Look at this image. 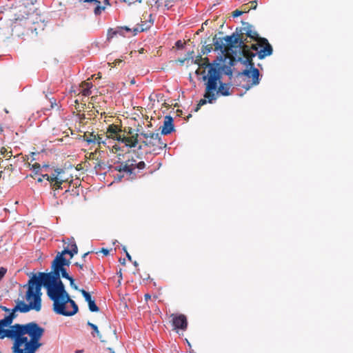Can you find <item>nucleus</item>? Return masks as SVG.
I'll list each match as a JSON object with an SVG mask.
<instances>
[{
	"label": "nucleus",
	"instance_id": "1",
	"mask_svg": "<svg viewBox=\"0 0 353 353\" xmlns=\"http://www.w3.org/2000/svg\"><path fill=\"white\" fill-rule=\"evenodd\" d=\"M215 50H220L225 56L235 54L243 56L245 62L253 65V57L258 56L263 59L272 54L273 49L265 38L260 37L253 26L243 22L242 27L236 28L235 32L223 38L214 39Z\"/></svg>",
	"mask_w": 353,
	"mask_h": 353
},
{
	"label": "nucleus",
	"instance_id": "2",
	"mask_svg": "<svg viewBox=\"0 0 353 353\" xmlns=\"http://www.w3.org/2000/svg\"><path fill=\"white\" fill-rule=\"evenodd\" d=\"M44 329L35 322L24 325L15 324L7 329L8 338L14 339L12 347L14 353H35L42 344L40 343Z\"/></svg>",
	"mask_w": 353,
	"mask_h": 353
},
{
	"label": "nucleus",
	"instance_id": "3",
	"mask_svg": "<svg viewBox=\"0 0 353 353\" xmlns=\"http://www.w3.org/2000/svg\"><path fill=\"white\" fill-rule=\"evenodd\" d=\"M207 66L208 74L203 77V79L206 81L204 97L208 99V103H212L219 94L230 95V85L221 82V74L219 68L210 64Z\"/></svg>",
	"mask_w": 353,
	"mask_h": 353
},
{
	"label": "nucleus",
	"instance_id": "4",
	"mask_svg": "<svg viewBox=\"0 0 353 353\" xmlns=\"http://www.w3.org/2000/svg\"><path fill=\"white\" fill-rule=\"evenodd\" d=\"M46 289L49 299L53 301L52 310L56 314L71 316L77 313L78 305L70 299L65 288L59 287Z\"/></svg>",
	"mask_w": 353,
	"mask_h": 353
},
{
	"label": "nucleus",
	"instance_id": "5",
	"mask_svg": "<svg viewBox=\"0 0 353 353\" xmlns=\"http://www.w3.org/2000/svg\"><path fill=\"white\" fill-rule=\"evenodd\" d=\"M12 24V32L17 37L38 34V29H43V24L39 23L37 14L34 12H27L26 6H20Z\"/></svg>",
	"mask_w": 353,
	"mask_h": 353
},
{
	"label": "nucleus",
	"instance_id": "6",
	"mask_svg": "<svg viewBox=\"0 0 353 353\" xmlns=\"http://www.w3.org/2000/svg\"><path fill=\"white\" fill-rule=\"evenodd\" d=\"M43 279L39 272L38 276L34 275L24 285V288L27 289L24 296L27 303L22 301L21 309L23 310L30 311L33 310L39 312L41 310L42 285L45 288Z\"/></svg>",
	"mask_w": 353,
	"mask_h": 353
},
{
	"label": "nucleus",
	"instance_id": "7",
	"mask_svg": "<svg viewBox=\"0 0 353 353\" xmlns=\"http://www.w3.org/2000/svg\"><path fill=\"white\" fill-rule=\"evenodd\" d=\"M70 263H54L52 262V271L48 273L40 272L41 276L43 277L45 288H56L65 286L61 281L60 276L68 279L70 281V286L75 290H78L77 285L74 283V279L69 275L65 266H69Z\"/></svg>",
	"mask_w": 353,
	"mask_h": 353
},
{
	"label": "nucleus",
	"instance_id": "8",
	"mask_svg": "<svg viewBox=\"0 0 353 353\" xmlns=\"http://www.w3.org/2000/svg\"><path fill=\"white\" fill-rule=\"evenodd\" d=\"M234 54V56H225V57L230 59V64L231 65H233L236 61H240L246 67L250 68V69H245L238 74V77L241 79V82H245V83L241 85L242 88L245 90H248L251 88L257 85L260 82V74L259 70L254 67V63L253 62V65H251L249 62L245 61V58L243 56L238 54L237 52H235Z\"/></svg>",
	"mask_w": 353,
	"mask_h": 353
},
{
	"label": "nucleus",
	"instance_id": "9",
	"mask_svg": "<svg viewBox=\"0 0 353 353\" xmlns=\"http://www.w3.org/2000/svg\"><path fill=\"white\" fill-rule=\"evenodd\" d=\"M122 132L123 130L120 126L115 124L109 125L106 129L105 140L111 139L123 143L126 147L134 148L139 142V134L135 133V135L127 137Z\"/></svg>",
	"mask_w": 353,
	"mask_h": 353
},
{
	"label": "nucleus",
	"instance_id": "10",
	"mask_svg": "<svg viewBox=\"0 0 353 353\" xmlns=\"http://www.w3.org/2000/svg\"><path fill=\"white\" fill-rule=\"evenodd\" d=\"M141 135L144 138L141 144L148 147L150 152L159 154V151L166 147V143H163L159 133L153 132H141Z\"/></svg>",
	"mask_w": 353,
	"mask_h": 353
},
{
	"label": "nucleus",
	"instance_id": "11",
	"mask_svg": "<svg viewBox=\"0 0 353 353\" xmlns=\"http://www.w3.org/2000/svg\"><path fill=\"white\" fill-rule=\"evenodd\" d=\"M170 322L173 330L178 332L179 330L185 331L188 328V319L185 314L174 313L170 315Z\"/></svg>",
	"mask_w": 353,
	"mask_h": 353
},
{
	"label": "nucleus",
	"instance_id": "12",
	"mask_svg": "<svg viewBox=\"0 0 353 353\" xmlns=\"http://www.w3.org/2000/svg\"><path fill=\"white\" fill-rule=\"evenodd\" d=\"M65 170L62 168H56L54 172L50 174V183L52 188L54 190L61 189V185L67 181V179L63 176Z\"/></svg>",
	"mask_w": 353,
	"mask_h": 353
},
{
	"label": "nucleus",
	"instance_id": "13",
	"mask_svg": "<svg viewBox=\"0 0 353 353\" xmlns=\"http://www.w3.org/2000/svg\"><path fill=\"white\" fill-rule=\"evenodd\" d=\"M103 134H99L94 132H85L83 136V139L88 145H97L101 148V145H106L105 140L103 139Z\"/></svg>",
	"mask_w": 353,
	"mask_h": 353
},
{
	"label": "nucleus",
	"instance_id": "14",
	"mask_svg": "<svg viewBox=\"0 0 353 353\" xmlns=\"http://www.w3.org/2000/svg\"><path fill=\"white\" fill-rule=\"evenodd\" d=\"M133 162L134 159H128L125 162L121 163L119 165L114 167V170L119 172H124L130 175L133 173Z\"/></svg>",
	"mask_w": 353,
	"mask_h": 353
},
{
	"label": "nucleus",
	"instance_id": "15",
	"mask_svg": "<svg viewBox=\"0 0 353 353\" xmlns=\"http://www.w3.org/2000/svg\"><path fill=\"white\" fill-rule=\"evenodd\" d=\"M71 251L67 247L64 248L63 250L58 252L56 257L52 262L54 263H70Z\"/></svg>",
	"mask_w": 353,
	"mask_h": 353
},
{
	"label": "nucleus",
	"instance_id": "16",
	"mask_svg": "<svg viewBox=\"0 0 353 353\" xmlns=\"http://www.w3.org/2000/svg\"><path fill=\"white\" fill-rule=\"evenodd\" d=\"M161 134L167 135L170 134L174 130V126L173 124V119L171 116H165L163 121V124L161 127Z\"/></svg>",
	"mask_w": 353,
	"mask_h": 353
},
{
	"label": "nucleus",
	"instance_id": "17",
	"mask_svg": "<svg viewBox=\"0 0 353 353\" xmlns=\"http://www.w3.org/2000/svg\"><path fill=\"white\" fill-rule=\"evenodd\" d=\"M77 290H79L81 293V294L84 297L85 300L88 302L89 310L91 312H98L99 310V307L95 304L94 301L92 299L91 295L89 292H88L87 291H85L83 289H81V290L78 289Z\"/></svg>",
	"mask_w": 353,
	"mask_h": 353
},
{
	"label": "nucleus",
	"instance_id": "18",
	"mask_svg": "<svg viewBox=\"0 0 353 353\" xmlns=\"http://www.w3.org/2000/svg\"><path fill=\"white\" fill-rule=\"evenodd\" d=\"M101 152H103V151L100 150V148H98L94 150V152L89 153V155L87 157L88 159L96 160L97 161V163L95 165V168H97V167L101 168L102 165L104 164V163L100 158Z\"/></svg>",
	"mask_w": 353,
	"mask_h": 353
},
{
	"label": "nucleus",
	"instance_id": "19",
	"mask_svg": "<svg viewBox=\"0 0 353 353\" xmlns=\"http://www.w3.org/2000/svg\"><path fill=\"white\" fill-rule=\"evenodd\" d=\"M22 307V301H19L18 300L17 301V305L16 306L12 309L11 310V312L10 313V314L8 316V318H10V321L12 323V321L17 317V314L16 312H20L21 313H26V312H28L29 311H26V310H23L21 309Z\"/></svg>",
	"mask_w": 353,
	"mask_h": 353
},
{
	"label": "nucleus",
	"instance_id": "20",
	"mask_svg": "<svg viewBox=\"0 0 353 353\" xmlns=\"http://www.w3.org/2000/svg\"><path fill=\"white\" fill-rule=\"evenodd\" d=\"M122 30H125L128 32L130 31V29L127 26L118 28L117 29L110 28V29H108V34H107L108 39H112L117 34H121Z\"/></svg>",
	"mask_w": 353,
	"mask_h": 353
},
{
	"label": "nucleus",
	"instance_id": "21",
	"mask_svg": "<svg viewBox=\"0 0 353 353\" xmlns=\"http://www.w3.org/2000/svg\"><path fill=\"white\" fill-rule=\"evenodd\" d=\"M92 88V83L91 82L83 81L81 84V93H82V94L83 96H85V97L89 96L90 94H91L90 89Z\"/></svg>",
	"mask_w": 353,
	"mask_h": 353
},
{
	"label": "nucleus",
	"instance_id": "22",
	"mask_svg": "<svg viewBox=\"0 0 353 353\" xmlns=\"http://www.w3.org/2000/svg\"><path fill=\"white\" fill-rule=\"evenodd\" d=\"M84 2L94 3L96 6L94 9V12L96 15L100 14L105 10V7L101 6V2L99 0H84Z\"/></svg>",
	"mask_w": 353,
	"mask_h": 353
},
{
	"label": "nucleus",
	"instance_id": "23",
	"mask_svg": "<svg viewBox=\"0 0 353 353\" xmlns=\"http://www.w3.org/2000/svg\"><path fill=\"white\" fill-rule=\"evenodd\" d=\"M67 248L71 251V258L78 253V248L74 239H68Z\"/></svg>",
	"mask_w": 353,
	"mask_h": 353
},
{
	"label": "nucleus",
	"instance_id": "24",
	"mask_svg": "<svg viewBox=\"0 0 353 353\" xmlns=\"http://www.w3.org/2000/svg\"><path fill=\"white\" fill-rule=\"evenodd\" d=\"M88 325L90 326L92 330H93V332H92V335L93 336H95V334H97V336L99 338L101 342L102 343H105L106 342V340L103 339V337H102V335L101 334L99 329H98V327L94 324V323H92L90 322H88Z\"/></svg>",
	"mask_w": 353,
	"mask_h": 353
},
{
	"label": "nucleus",
	"instance_id": "25",
	"mask_svg": "<svg viewBox=\"0 0 353 353\" xmlns=\"http://www.w3.org/2000/svg\"><path fill=\"white\" fill-rule=\"evenodd\" d=\"M74 265H76L77 267L79 268V271H80V278L82 279L84 277V274L82 272L85 271V270H89L92 273L93 272V269H92V267H87V266H85L83 264H81L78 262H76L74 263Z\"/></svg>",
	"mask_w": 353,
	"mask_h": 353
},
{
	"label": "nucleus",
	"instance_id": "26",
	"mask_svg": "<svg viewBox=\"0 0 353 353\" xmlns=\"http://www.w3.org/2000/svg\"><path fill=\"white\" fill-rule=\"evenodd\" d=\"M0 155L3 156V157L9 159L12 156V150L8 151L7 148L3 146L0 145Z\"/></svg>",
	"mask_w": 353,
	"mask_h": 353
},
{
	"label": "nucleus",
	"instance_id": "27",
	"mask_svg": "<svg viewBox=\"0 0 353 353\" xmlns=\"http://www.w3.org/2000/svg\"><path fill=\"white\" fill-rule=\"evenodd\" d=\"M10 318H8V316H6L4 319L0 320V330H1V332L4 334V331L6 330L3 329L4 327H8L11 325L12 322L10 321Z\"/></svg>",
	"mask_w": 353,
	"mask_h": 353
},
{
	"label": "nucleus",
	"instance_id": "28",
	"mask_svg": "<svg viewBox=\"0 0 353 353\" xmlns=\"http://www.w3.org/2000/svg\"><path fill=\"white\" fill-rule=\"evenodd\" d=\"M10 318H8V316H6L4 319L0 320V330H1V332L4 334V331L6 330L3 329L4 327H8L11 325L12 322L10 321Z\"/></svg>",
	"mask_w": 353,
	"mask_h": 353
},
{
	"label": "nucleus",
	"instance_id": "29",
	"mask_svg": "<svg viewBox=\"0 0 353 353\" xmlns=\"http://www.w3.org/2000/svg\"><path fill=\"white\" fill-rule=\"evenodd\" d=\"M145 167V163L144 161H140L139 163H137V161L134 159L133 162V171L137 168L139 170H143Z\"/></svg>",
	"mask_w": 353,
	"mask_h": 353
},
{
	"label": "nucleus",
	"instance_id": "30",
	"mask_svg": "<svg viewBox=\"0 0 353 353\" xmlns=\"http://www.w3.org/2000/svg\"><path fill=\"white\" fill-rule=\"evenodd\" d=\"M212 44H208V45H206V46H203L201 48V52L205 54H208L209 52H210L212 50Z\"/></svg>",
	"mask_w": 353,
	"mask_h": 353
},
{
	"label": "nucleus",
	"instance_id": "31",
	"mask_svg": "<svg viewBox=\"0 0 353 353\" xmlns=\"http://www.w3.org/2000/svg\"><path fill=\"white\" fill-rule=\"evenodd\" d=\"M132 131L133 130L132 128H124V130H123L122 134H124L127 137H132L134 135Z\"/></svg>",
	"mask_w": 353,
	"mask_h": 353
},
{
	"label": "nucleus",
	"instance_id": "32",
	"mask_svg": "<svg viewBox=\"0 0 353 353\" xmlns=\"http://www.w3.org/2000/svg\"><path fill=\"white\" fill-rule=\"evenodd\" d=\"M206 99H207L205 98V99H202L199 101V103L197 104L196 107L194 109L195 112H197L200 109L201 106L205 105L207 103Z\"/></svg>",
	"mask_w": 353,
	"mask_h": 353
},
{
	"label": "nucleus",
	"instance_id": "33",
	"mask_svg": "<svg viewBox=\"0 0 353 353\" xmlns=\"http://www.w3.org/2000/svg\"><path fill=\"white\" fill-rule=\"evenodd\" d=\"M32 169L35 171V174H38L39 170H41V165L38 163H35L32 165Z\"/></svg>",
	"mask_w": 353,
	"mask_h": 353
},
{
	"label": "nucleus",
	"instance_id": "34",
	"mask_svg": "<svg viewBox=\"0 0 353 353\" xmlns=\"http://www.w3.org/2000/svg\"><path fill=\"white\" fill-rule=\"evenodd\" d=\"M246 9H247V8H245V11H241V10H234V11L232 12V16H233L234 17H239V16L241 15L243 12H246V11H245V10H246Z\"/></svg>",
	"mask_w": 353,
	"mask_h": 353
},
{
	"label": "nucleus",
	"instance_id": "35",
	"mask_svg": "<svg viewBox=\"0 0 353 353\" xmlns=\"http://www.w3.org/2000/svg\"><path fill=\"white\" fill-rule=\"evenodd\" d=\"M250 4L249 8H248V10H250L251 9L255 10L257 7V2L256 1H252L249 3Z\"/></svg>",
	"mask_w": 353,
	"mask_h": 353
},
{
	"label": "nucleus",
	"instance_id": "36",
	"mask_svg": "<svg viewBox=\"0 0 353 353\" xmlns=\"http://www.w3.org/2000/svg\"><path fill=\"white\" fill-rule=\"evenodd\" d=\"M7 272V269L1 267L0 268V279H2V278L5 276V274Z\"/></svg>",
	"mask_w": 353,
	"mask_h": 353
},
{
	"label": "nucleus",
	"instance_id": "37",
	"mask_svg": "<svg viewBox=\"0 0 353 353\" xmlns=\"http://www.w3.org/2000/svg\"><path fill=\"white\" fill-rule=\"evenodd\" d=\"M176 48H183V43L181 42V41L179 40L175 43Z\"/></svg>",
	"mask_w": 353,
	"mask_h": 353
},
{
	"label": "nucleus",
	"instance_id": "38",
	"mask_svg": "<svg viewBox=\"0 0 353 353\" xmlns=\"http://www.w3.org/2000/svg\"><path fill=\"white\" fill-rule=\"evenodd\" d=\"M99 252L103 253L104 255L107 256L109 254V250L106 248H101L99 251Z\"/></svg>",
	"mask_w": 353,
	"mask_h": 353
},
{
	"label": "nucleus",
	"instance_id": "39",
	"mask_svg": "<svg viewBox=\"0 0 353 353\" xmlns=\"http://www.w3.org/2000/svg\"><path fill=\"white\" fill-rule=\"evenodd\" d=\"M148 28V27H143V25H141V29L139 30V28H135L134 30V31L135 32V34H137V32H142V31H144L145 30H147Z\"/></svg>",
	"mask_w": 353,
	"mask_h": 353
},
{
	"label": "nucleus",
	"instance_id": "40",
	"mask_svg": "<svg viewBox=\"0 0 353 353\" xmlns=\"http://www.w3.org/2000/svg\"><path fill=\"white\" fill-rule=\"evenodd\" d=\"M13 166L12 164H10L8 165H7L6 167H5V170H8L10 172H12L13 171Z\"/></svg>",
	"mask_w": 353,
	"mask_h": 353
},
{
	"label": "nucleus",
	"instance_id": "41",
	"mask_svg": "<svg viewBox=\"0 0 353 353\" xmlns=\"http://www.w3.org/2000/svg\"><path fill=\"white\" fill-rule=\"evenodd\" d=\"M41 177L43 179H46L49 182L50 181V175H48V174H42Z\"/></svg>",
	"mask_w": 353,
	"mask_h": 353
},
{
	"label": "nucleus",
	"instance_id": "42",
	"mask_svg": "<svg viewBox=\"0 0 353 353\" xmlns=\"http://www.w3.org/2000/svg\"><path fill=\"white\" fill-rule=\"evenodd\" d=\"M123 61L121 59H116L112 64H114V66H116L117 65H119L121 63H122Z\"/></svg>",
	"mask_w": 353,
	"mask_h": 353
},
{
	"label": "nucleus",
	"instance_id": "43",
	"mask_svg": "<svg viewBox=\"0 0 353 353\" xmlns=\"http://www.w3.org/2000/svg\"><path fill=\"white\" fill-rule=\"evenodd\" d=\"M6 331L7 330H6L4 331V334L1 332V330H0V338L1 339H3L4 337H7V336H5V334H6Z\"/></svg>",
	"mask_w": 353,
	"mask_h": 353
},
{
	"label": "nucleus",
	"instance_id": "44",
	"mask_svg": "<svg viewBox=\"0 0 353 353\" xmlns=\"http://www.w3.org/2000/svg\"><path fill=\"white\" fill-rule=\"evenodd\" d=\"M124 251L126 252V256L127 258L128 259L129 261H132V257L130 255V254L127 252L126 249L124 248H123Z\"/></svg>",
	"mask_w": 353,
	"mask_h": 353
},
{
	"label": "nucleus",
	"instance_id": "45",
	"mask_svg": "<svg viewBox=\"0 0 353 353\" xmlns=\"http://www.w3.org/2000/svg\"><path fill=\"white\" fill-rule=\"evenodd\" d=\"M193 54H194V51H191L188 53V56L187 57L186 59H193Z\"/></svg>",
	"mask_w": 353,
	"mask_h": 353
},
{
	"label": "nucleus",
	"instance_id": "46",
	"mask_svg": "<svg viewBox=\"0 0 353 353\" xmlns=\"http://www.w3.org/2000/svg\"><path fill=\"white\" fill-rule=\"evenodd\" d=\"M201 59H202V58H201V55L197 56L196 59V61H195V63H196L199 64V62H200V61L201 60Z\"/></svg>",
	"mask_w": 353,
	"mask_h": 353
},
{
	"label": "nucleus",
	"instance_id": "47",
	"mask_svg": "<svg viewBox=\"0 0 353 353\" xmlns=\"http://www.w3.org/2000/svg\"><path fill=\"white\" fill-rule=\"evenodd\" d=\"M0 307H1L3 311H5V312H10V309L7 308V307H5V306H0Z\"/></svg>",
	"mask_w": 353,
	"mask_h": 353
},
{
	"label": "nucleus",
	"instance_id": "48",
	"mask_svg": "<svg viewBox=\"0 0 353 353\" xmlns=\"http://www.w3.org/2000/svg\"><path fill=\"white\" fill-rule=\"evenodd\" d=\"M144 296H145V299L146 301H147V300H148V299H150V297H151V296H150V294H145Z\"/></svg>",
	"mask_w": 353,
	"mask_h": 353
},
{
	"label": "nucleus",
	"instance_id": "49",
	"mask_svg": "<svg viewBox=\"0 0 353 353\" xmlns=\"http://www.w3.org/2000/svg\"><path fill=\"white\" fill-rule=\"evenodd\" d=\"M208 20H206L203 24H202V28L203 29L204 26H208Z\"/></svg>",
	"mask_w": 353,
	"mask_h": 353
},
{
	"label": "nucleus",
	"instance_id": "50",
	"mask_svg": "<svg viewBox=\"0 0 353 353\" xmlns=\"http://www.w3.org/2000/svg\"><path fill=\"white\" fill-rule=\"evenodd\" d=\"M119 261H120V263H121L122 265H125V259H119Z\"/></svg>",
	"mask_w": 353,
	"mask_h": 353
},
{
	"label": "nucleus",
	"instance_id": "51",
	"mask_svg": "<svg viewBox=\"0 0 353 353\" xmlns=\"http://www.w3.org/2000/svg\"><path fill=\"white\" fill-rule=\"evenodd\" d=\"M37 182L38 183H41L43 181V178L41 176V177H39L37 179Z\"/></svg>",
	"mask_w": 353,
	"mask_h": 353
},
{
	"label": "nucleus",
	"instance_id": "52",
	"mask_svg": "<svg viewBox=\"0 0 353 353\" xmlns=\"http://www.w3.org/2000/svg\"><path fill=\"white\" fill-rule=\"evenodd\" d=\"M123 177V175L117 174V178H118V179H119V181H120V180H121V179H122Z\"/></svg>",
	"mask_w": 353,
	"mask_h": 353
},
{
	"label": "nucleus",
	"instance_id": "53",
	"mask_svg": "<svg viewBox=\"0 0 353 353\" xmlns=\"http://www.w3.org/2000/svg\"><path fill=\"white\" fill-rule=\"evenodd\" d=\"M83 350H77L75 351V353H83Z\"/></svg>",
	"mask_w": 353,
	"mask_h": 353
},
{
	"label": "nucleus",
	"instance_id": "54",
	"mask_svg": "<svg viewBox=\"0 0 353 353\" xmlns=\"http://www.w3.org/2000/svg\"><path fill=\"white\" fill-rule=\"evenodd\" d=\"M169 4H170V2H169V1L166 2V3L165 4V6L168 9H169V8H170V5H169Z\"/></svg>",
	"mask_w": 353,
	"mask_h": 353
},
{
	"label": "nucleus",
	"instance_id": "55",
	"mask_svg": "<svg viewBox=\"0 0 353 353\" xmlns=\"http://www.w3.org/2000/svg\"><path fill=\"white\" fill-rule=\"evenodd\" d=\"M113 148L115 150H119V147H118L117 145H114L113 146Z\"/></svg>",
	"mask_w": 353,
	"mask_h": 353
},
{
	"label": "nucleus",
	"instance_id": "56",
	"mask_svg": "<svg viewBox=\"0 0 353 353\" xmlns=\"http://www.w3.org/2000/svg\"><path fill=\"white\" fill-rule=\"evenodd\" d=\"M119 275L120 279H122V273H121V270H119Z\"/></svg>",
	"mask_w": 353,
	"mask_h": 353
},
{
	"label": "nucleus",
	"instance_id": "57",
	"mask_svg": "<svg viewBox=\"0 0 353 353\" xmlns=\"http://www.w3.org/2000/svg\"><path fill=\"white\" fill-rule=\"evenodd\" d=\"M108 349L110 352V353H115L114 351L113 350V349H112L110 347H108Z\"/></svg>",
	"mask_w": 353,
	"mask_h": 353
},
{
	"label": "nucleus",
	"instance_id": "58",
	"mask_svg": "<svg viewBox=\"0 0 353 353\" xmlns=\"http://www.w3.org/2000/svg\"><path fill=\"white\" fill-rule=\"evenodd\" d=\"M89 253H90V252H88L85 253V254L83 255V259H84V258H85V257H86V256H87Z\"/></svg>",
	"mask_w": 353,
	"mask_h": 353
},
{
	"label": "nucleus",
	"instance_id": "59",
	"mask_svg": "<svg viewBox=\"0 0 353 353\" xmlns=\"http://www.w3.org/2000/svg\"><path fill=\"white\" fill-rule=\"evenodd\" d=\"M133 265H134L135 267H137V266H138V263L135 261H134V262H133Z\"/></svg>",
	"mask_w": 353,
	"mask_h": 353
},
{
	"label": "nucleus",
	"instance_id": "60",
	"mask_svg": "<svg viewBox=\"0 0 353 353\" xmlns=\"http://www.w3.org/2000/svg\"><path fill=\"white\" fill-rule=\"evenodd\" d=\"M130 83H131V84H134V83H135V80H134V79H132L131 80Z\"/></svg>",
	"mask_w": 353,
	"mask_h": 353
},
{
	"label": "nucleus",
	"instance_id": "61",
	"mask_svg": "<svg viewBox=\"0 0 353 353\" xmlns=\"http://www.w3.org/2000/svg\"><path fill=\"white\" fill-rule=\"evenodd\" d=\"M30 1H31V3H32V5H34V3H36V2H37V0H30Z\"/></svg>",
	"mask_w": 353,
	"mask_h": 353
},
{
	"label": "nucleus",
	"instance_id": "62",
	"mask_svg": "<svg viewBox=\"0 0 353 353\" xmlns=\"http://www.w3.org/2000/svg\"><path fill=\"white\" fill-rule=\"evenodd\" d=\"M104 3L106 5H109V1L108 0H104Z\"/></svg>",
	"mask_w": 353,
	"mask_h": 353
},
{
	"label": "nucleus",
	"instance_id": "63",
	"mask_svg": "<svg viewBox=\"0 0 353 353\" xmlns=\"http://www.w3.org/2000/svg\"><path fill=\"white\" fill-rule=\"evenodd\" d=\"M43 168H45L46 169H47V168H49V165H44L43 166Z\"/></svg>",
	"mask_w": 353,
	"mask_h": 353
},
{
	"label": "nucleus",
	"instance_id": "64",
	"mask_svg": "<svg viewBox=\"0 0 353 353\" xmlns=\"http://www.w3.org/2000/svg\"><path fill=\"white\" fill-rule=\"evenodd\" d=\"M192 117V115L190 114H189L188 116H187V120L189 119V118H190Z\"/></svg>",
	"mask_w": 353,
	"mask_h": 353
}]
</instances>
